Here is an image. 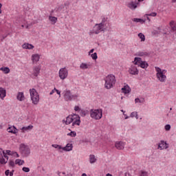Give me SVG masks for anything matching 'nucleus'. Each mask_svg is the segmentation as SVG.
<instances>
[{"instance_id": "34", "label": "nucleus", "mask_w": 176, "mask_h": 176, "mask_svg": "<svg viewBox=\"0 0 176 176\" xmlns=\"http://www.w3.org/2000/svg\"><path fill=\"white\" fill-rule=\"evenodd\" d=\"M15 164H18L19 166H23L24 164V160H16Z\"/></svg>"}, {"instance_id": "51", "label": "nucleus", "mask_w": 176, "mask_h": 176, "mask_svg": "<svg viewBox=\"0 0 176 176\" xmlns=\"http://www.w3.org/2000/svg\"><path fill=\"white\" fill-rule=\"evenodd\" d=\"M5 174L6 175H9L10 174L9 170H6Z\"/></svg>"}, {"instance_id": "35", "label": "nucleus", "mask_w": 176, "mask_h": 176, "mask_svg": "<svg viewBox=\"0 0 176 176\" xmlns=\"http://www.w3.org/2000/svg\"><path fill=\"white\" fill-rule=\"evenodd\" d=\"M64 8H65V6L61 4L56 8V12H61L64 9Z\"/></svg>"}, {"instance_id": "64", "label": "nucleus", "mask_w": 176, "mask_h": 176, "mask_svg": "<svg viewBox=\"0 0 176 176\" xmlns=\"http://www.w3.org/2000/svg\"><path fill=\"white\" fill-rule=\"evenodd\" d=\"M60 173L58 172V175L61 176V175H60Z\"/></svg>"}, {"instance_id": "50", "label": "nucleus", "mask_w": 176, "mask_h": 176, "mask_svg": "<svg viewBox=\"0 0 176 176\" xmlns=\"http://www.w3.org/2000/svg\"><path fill=\"white\" fill-rule=\"evenodd\" d=\"M94 49H91L89 52V56H90V54H91V53H94Z\"/></svg>"}, {"instance_id": "53", "label": "nucleus", "mask_w": 176, "mask_h": 176, "mask_svg": "<svg viewBox=\"0 0 176 176\" xmlns=\"http://www.w3.org/2000/svg\"><path fill=\"white\" fill-rule=\"evenodd\" d=\"M106 21H107V19H105V18H104V19H102L101 23H102V24H104V23H105Z\"/></svg>"}, {"instance_id": "6", "label": "nucleus", "mask_w": 176, "mask_h": 176, "mask_svg": "<svg viewBox=\"0 0 176 176\" xmlns=\"http://www.w3.org/2000/svg\"><path fill=\"white\" fill-rule=\"evenodd\" d=\"M91 118L95 119L96 120H100L101 118H102V110L101 109H96V110H91Z\"/></svg>"}, {"instance_id": "36", "label": "nucleus", "mask_w": 176, "mask_h": 176, "mask_svg": "<svg viewBox=\"0 0 176 176\" xmlns=\"http://www.w3.org/2000/svg\"><path fill=\"white\" fill-rule=\"evenodd\" d=\"M138 37L141 39V42H145V35L144 34L139 33Z\"/></svg>"}, {"instance_id": "39", "label": "nucleus", "mask_w": 176, "mask_h": 176, "mask_svg": "<svg viewBox=\"0 0 176 176\" xmlns=\"http://www.w3.org/2000/svg\"><path fill=\"white\" fill-rule=\"evenodd\" d=\"M91 57L93 60H97L98 58V56H97V52H94L91 55Z\"/></svg>"}, {"instance_id": "31", "label": "nucleus", "mask_w": 176, "mask_h": 176, "mask_svg": "<svg viewBox=\"0 0 176 176\" xmlns=\"http://www.w3.org/2000/svg\"><path fill=\"white\" fill-rule=\"evenodd\" d=\"M49 20L51 21V23H53V24H56L57 23V17L56 16H49Z\"/></svg>"}, {"instance_id": "3", "label": "nucleus", "mask_w": 176, "mask_h": 176, "mask_svg": "<svg viewBox=\"0 0 176 176\" xmlns=\"http://www.w3.org/2000/svg\"><path fill=\"white\" fill-rule=\"evenodd\" d=\"M30 98L34 105H37L39 102V94L36 91L35 89H30Z\"/></svg>"}, {"instance_id": "30", "label": "nucleus", "mask_w": 176, "mask_h": 176, "mask_svg": "<svg viewBox=\"0 0 176 176\" xmlns=\"http://www.w3.org/2000/svg\"><path fill=\"white\" fill-rule=\"evenodd\" d=\"M133 21H135V23H141V24H144V23H145V21H144V19L140 18H134L133 19Z\"/></svg>"}, {"instance_id": "59", "label": "nucleus", "mask_w": 176, "mask_h": 176, "mask_svg": "<svg viewBox=\"0 0 176 176\" xmlns=\"http://www.w3.org/2000/svg\"><path fill=\"white\" fill-rule=\"evenodd\" d=\"M146 19H147V20H148V21H151V19H150L148 16H147Z\"/></svg>"}, {"instance_id": "54", "label": "nucleus", "mask_w": 176, "mask_h": 176, "mask_svg": "<svg viewBox=\"0 0 176 176\" xmlns=\"http://www.w3.org/2000/svg\"><path fill=\"white\" fill-rule=\"evenodd\" d=\"M14 155H16V157H20V155H19V153H17V152H14Z\"/></svg>"}, {"instance_id": "15", "label": "nucleus", "mask_w": 176, "mask_h": 176, "mask_svg": "<svg viewBox=\"0 0 176 176\" xmlns=\"http://www.w3.org/2000/svg\"><path fill=\"white\" fill-rule=\"evenodd\" d=\"M74 148V145L71 143H68L66 144L65 147L63 148V151H65V152H71Z\"/></svg>"}, {"instance_id": "17", "label": "nucleus", "mask_w": 176, "mask_h": 176, "mask_svg": "<svg viewBox=\"0 0 176 176\" xmlns=\"http://www.w3.org/2000/svg\"><path fill=\"white\" fill-rule=\"evenodd\" d=\"M6 97V89L3 87H0V98L3 100L4 98Z\"/></svg>"}, {"instance_id": "20", "label": "nucleus", "mask_w": 176, "mask_h": 176, "mask_svg": "<svg viewBox=\"0 0 176 176\" xmlns=\"http://www.w3.org/2000/svg\"><path fill=\"white\" fill-rule=\"evenodd\" d=\"M16 98L19 101H24V100H25V97L24 96V93L19 92L17 94Z\"/></svg>"}, {"instance_id": "40", "label": "nucleus", "mask_w": 176, "mask_h": 176, "mask_svg": "<svg viewBox=\"0 0 176 176\" xmlns=\"http://www.w3.org/2000/svg\"><path fill=\"white\" fill-rule=\"evenodd\" d=\"M67 135L75 137L76 135V132L72 131L70 133H67Z\"/></svg>"}, {"instance_id": "62", "label": "nucleus", "mask_w": 176, "mask_h": 176, "mask_svg": "<svg viewBox=\"0 0 176 176\" xmlns=\"http://www.w3.org/2000/svg\"><path fill=\"white\" fill-rule=\"evenodd\" d=\"M172 2H173V3H175L176 0H172Z\"/></svg>"}, {"instance_id": "16", "label": "nucleus", "mask_w": 176, "mask_h": 176, "mask_svg": "<svg viewBox=\"0 0 176 176\" xmlns=\"http://www.w3.org/2000/svg\"><path fill=\"white\" fill-rule=\"evenodd\" d=\"M158 147L160 148L161 149H168V144L164 142V140H161L160 143L158 145Z\"/></svg>"}, {"instance_id": "48", "label": "nucleus", "mask_w": 176, "mask_h": 176, "mask_svg": "<svg viewBox=\"0 0 176 176\" xmlns=\"http://www.w3.org/2000/svg\"><path fill=\"white\" fill-rule=\"evenodd\" d=\"M55 91H56V94L59 95V97H61V91H60L58 89H56Z\"/></svg>"}, {"instance_id": "27", "label": "nucleus", "mask_w": 176, "mask_h": 176, "mask_svg": "<svg viewBox=\"0 0 176 176\" xmlns=\"http://www.w3.org/2000/svg\"><path fill=\"white\" fill-rule=\"evenodd\" d=\"M139 67H140L141 68L145 69V68H148V67H149V65L146 61L142 60V63H140V65H139Z\"/></svg>"}, {"instance_id": "42", "label": "nucleus", "mask_w": 176, "mask_h": 176, "mask_svg": "<svg viewBox=\"0 0 176 176\" xmlns=\"http://www.w3.org/2000/svg\"><path fill=\"white\" fill-rule=\"evenodd\" d=\"M146 16H151L152 17H156V16H157V13L151 12L150 14H146Z\"/></svg>"}, {"instance_id": "26", "label": "nucleus", "mask_w": 176, "mask_h": 176, "mask_svg": "<svg viewBox=\"0 0 176 176\" xmlns=\"http://www.w3.org/2000/svg\"><path fill=\"white\" fill-rule=\"evenodd\" d=\"M169 25L171 28L173 32H176V25L174 21H171L169 23Z\"/></svg>"}, {"instance_id": "11", "label": "nucleus", "mask_w": 176, "mask_h": 176, "mask_svg": "<svg viewBox=\"0 0 176 176\" xmlns=\"http://www.w3.org/2000/svg\"><path fill=\"white\" fill-rule=\"evenodd\" d=\"M129 74H131V75H138L139 74L138 69L137 68L135 65H132L131 66V67L129 69Z\"/></svg>"}, {"instance_id": "18", "label": "nucleus", "mask_w": 176, "mask_h": 176, "mask_svg": "<svg viewBox=\"0 0 176 176\" xmlns=\"http://www.w3.org/2000/svg\"><path fill=\"white\" fill-rule=\"evenodd\" d=\"M142 62V58L140 57H135L134 61H133L134 65H138V67H140Z\"/></svg>"}, {"instance_id": "37", "label": "nucleus", "mask_w": 176, "mask_h": 176, "mask_svg": "<svg viewBox=\"0 0 176 176\" xmlns=\"http://www.w3.org/2000/svg\"><path fill=\"white\" fill-rule=\"evenodd\" d=\"M130 118H135L136 119H138V113L137 111H133L131 113Z\"/></svg>"}, {"instance_id": "47", "label": "nucleus", "mask_w": 176, "mask_h": 176, "mask_svg": "<svg viewBox=\"0 0 176 176\" xmlns=\"http://www.w3.org/2000/svg\"><path fill=\"white\" fill-rule=\"evenodd\" d=\"M58 144H52V148H55V149H57L58 148Z\"/></svg>"}, {"instance_id": "55", "label": "nucleus", "mask_w": 176, "mask_h": 176, "mask_svg": "<svg viewBox=\"0 0 176 176\" xmlns=\"http://www.w3.org/2000/svg\"><path fill=\"white\" fill-rule=\"evenodd\" d=\"M13 173H14V170H12L10 173V176H13Z\"/></svg>"}, {"instance_id": "32", "label": "nucleus", "mask_w": 176, "mask_h": 176, "mask_svg": "<svg viewBox=\"0 0 176 176\" xmlns=\"http://www.w3.org/2000/svg\"><path fill=\"white\" fill-rule=\"evenodd\" d=\"M89 67H90V65H87V63H81V65H80V68L81 69H87Z\"/></svg>"}, {"instance_id": "8", "label": "nucleus", "mask_w": 176, "mask_h": 176, "mask_svg": "<svg viewBox=\"0 0 176 176\" xmlns=\"http://www.w3.org/2000/svg\"><path fill=\"white\" fill-rule=\"evenodd\" d=\"M9 160V157L6 155L5 151L0 148V163L1 164H6Z\"/></svg>"}, {"instance_id": "33", "label": "nucleus", "mask_w": 176, "mask_h": 176, "mask_svg": "<svg viewBox=\"0 0 176 176\" xmlns=\"http://www.w3.org/2000/svg\"><path fill=\"white\" fill-rule=\"evenodd\" d=\"M135 104H137L138 102H140V104H144V102H145V99L144 98L140 99V98H137L135 99Z\"/></svg>"}, {"instance_id": "38", "label": "nucleus", "mask_w": 176, "mask_h": 176, "mask_svg": "<svg viewBox=\"0 0 176 176\" xmlns=\"http://www.w3.org/2000/svg\"><path fill=\"white\" fill-rule=\"evenodd\" d=\"M137 56H139L140 57H144L145 56H148V54L146 52H138Z\"/></svg>"}, {"instance_id": "46", "label": "nucleus", "mask_w": 176, "mask_h": 176, "mask_svg": "<svg viewBox=\"0 0 176 176\" xmlns=\"http://www.w3.org/2000/svg\"><path fill=\"white\" fill-rule=\"evenodd\" d=\"M10 166H11V167H14V162H13V161H10Z\"/></svg>"}, {"instance_id": "21", "label": "nucleus", "mask_w": 176, "mask_h": 176, "mask_svg": "<svg viewBox=\"0 0 176 176\" xmlns=\"http://www.w3.org/2000/svg\"><path fill=\"white\" fill-rule=\"evenodd\" d=\"M138 5V3L132 1L128 4V8H129V9H131L132 10H135V9H137Z\"/></svg>"}, {"instance_id": "23", "label": "nucleus", "mask_w": 176, "mask_h": 176, "mask_svg": "<svg viewBox=\"0 0 176 176\" xmlns=\"http://www.w3.org/2000/svg\"><path fill=\"white\" fill-rule=\"evenodd\" d=\"M7 130L8 133H12V134H16V133H17V128L14 126H10Z\"/></svg>"}, {"instance_id": "58", "label": "nucleus", "mask_w": 176, "mask_h": 176, "mask_svg": "<svg viewBox=\"0 0 176 176\" xmlns=\"http://www.w3.org/2000/svg\"><path fill=\"white\" fill-rule=\"evenodd\" d=\"M81 176H87L86 173H82Z\"/></svg>"}, {"instance_id": "25", "label": "nucleus", "mask_w": 176, "mask_h": 176, "mask_svg": "<svg viewBox=\"0 0 176 176\" xmlns=\"http://www.w3.org/2000/svg\"><path fill=\"white\" fill-rule=\"evenodd\" d=\"M23 49H28L29 50H31L33 47L34 45H32V44H30V43H24L22 45Z\"/></svg>"}, {"instance_id": "28", "label": "nucleus", "mask_w": 176, "mask_h": 176, "mask_svg": "<svg viewBox=\"0 0 176 176\" xmlns=\"http://www.w3.org/2000/svg\"><path fill=\"white\" fill-rule=\"evenodd\" d=\"M89 162L91 164H93V163H96V162H97V159H96V156L94 155H89Z\"/></svg>"}, {"instance_id": "43", "label": "nucleus", "mask_w": 176, "mask_h": 176, "mask_svg": "<svg viewBox=\"0 0 176 176\" xmlns=\"http://www.w3.org/2000/svg\"><path fill=\"white\" fill-rule=\"evenodd\" d=\"M170 129H171V125L170 124L165 125V130L166 131H170Z\"/></svg>"}, {"instance_id": "19", "label": "nucleus", "mask_w": 176, "mask_h": 176, "mask_svg": "<svg viewBox=\"0 0 176 176\" xmlns=\"http://www.w3.org/2000/svg\"><path fill=\"white\" fill-rule=\"evenodd\" d=\"M34 129V126L32 125H29L28 126H23L21 129L22 133H25V131H30Z\"/></svg>"}, {"instance_id": "56", "label": "nucleus", "mask_w": 176, "mask_h": 176, "mask_svg": "<svg viewBox=\"0 0 176 176\" xmlns=\"http://www.w3.org/2000/svg\"><path fill=\"white\" fill-rule=\"evenodd\" d=\"M1 8H2V3H0V13H2V10H1Z\"/></svg>"}, {"instance_id": "22", "label": "nucleus", "mask_w": 176, "mask_h": 176, "mask_svg": "<svg viewBox=\"0 0 176 176\" xmlns=\"http://www.w3.org/2000/svg\"><path fill=\"white\" fill-rule=\"evenodd\" d=\"M39 58H41V56H39V54H35L32 56V60L33 63H38L39 61Z\"/></svg>"}, {"instance_id": "24", "label": "nucleus", "mask_w": 176, "mask_h": 176, "mask_svg": "<svg viewBox=\"0 0 176 176\" xmlns=\"http://www.w3.org/2000/svg\"><path fill=\"white\" fill-rule=\"evenodd\" d=\"M122 93H124V94H129L130 91H131V89H130V87L129 86H124L122 88Z\"/></svg>"}, {"instance_id": "14", "label": "nucleus", "mask_w": 176, "mask_h": 176, "mask_svg": "<svg viewBox=\"0 0 176 176\" xmlns=\"http://www.w3.org/2000/svg\"><path fill=\"white\" fill-rule=\"evenodd\" d=\"M72 120H74V114L67 116L66 120H63V122L65 123V124H71V123H72Z\"/></svg>"}, {"instance_id": "9", "label": "nucleus", "mask_w": 176, "mask_h": 176, "mask_svg": "<svg viewBox=\"0 0 176 176\" xmlns=\"http://www.w3.org/2000/svg\"><path fill=\"white\" fill-rule=\"evenodd\" d=\"M68 76V70L66 69L65 67L61 68L59 70V78L62 79V80H64V79H66Z\"/></svg>"}, {"instance_id": "5", "label": "nucleus", "mask_w": 176, "mask_h": 176, "mask_svg": "<svg viewBox=\"0 0 176 176\" xmlns=\"http://www.w3.org/2000/svg\"><path fill=\"white\" fill-rule=\"evenodd\" d=\"M19 151L23 156H24L25 157H28V155H30V153H31V150L30 149V147L24 144H21L20 145Z\"/></svg>"}, {"instance_id": "2", "label": "nucleus", "mask_w": 176, "mask_h": 176, "mask_svg": "<svg viewBox=\"0 0 176 176\" xmlns=\"http://www.w3.org/2000/svg\"><path fill=\"white\" fill-rule=\"evenodd\" d=\"M63 94L65 101L67 102L73 101V100H76V98H78V95L72 94V93H71V91L69 89H65L63 92Z\"/></svg>"}, {"instance_id": "61", "label": "nucleus", "mask_w": 176, "mask_h": 176, "mask_svg": "<svg viewBox=\"0 0 176 176\" xmlns=\"http://www.w3.org/2000/svg\"><path fill=\"white\" fill-rule=\"evenodd\" d=\"M162 72H163V74L164 75V73L165 72H167V71H166V70H162Z\"/></svg>"}, {"instance_id": "52", "label": "nucleus", "mask_w": 176, "mask_h": 176, "mask_svg": "<svg viewBox=\"0 0 176 176\" xmlns=\"http://www.w3.org/2000/svg\"><path fill=\"white\" fill-rule=\"evenodd\" d=\"M63 148H64V147H63V146H61L60 145H59V146H58L57 149H58V150L60 151V149H62V150H63Z\"/></svg>"}, {"instance_id": "10", "label": "nucleus", "mask_w": 176, "mask_h": 176, "mask_svg": "<svg viewBox=\"0 0 176 176\" xmlns=\"http://www.w3.org/2000/svg\"><path fill=\"white\" fill-rule=\"evenodd\" d=\"M72 126H80V117L78 114H74Z\"/></svg>"}, {"instance_id": "57", "label": "nucleus", "mask_w": 176, "mask_h": 176, "mask_svg": "<svg viewBox=\"0 0 176 176\" xmlns=\"http://www.w3.org/2000/svg\"><path fill=\"white\" fill-rule=\"evenodd\" d=\"M124 115L125 116V119H129V116L127 115H125L124 113Z\"/></svg>"}, {"instance_id": "1", "label": "nucleus", "mask_w": 176, "mask_h": 176, "mask_svg": "<svg viewBox=\"0 0 176 176\" xmlns=\"http://www.w3.org/2000/svg\"><path fill=\"white\" fill-rule=\"evenodd\" d=\"M116 83V78L113 76V74L108 75L105 78V85L104 87L106 89H112L113 87V85Z\"/></svg>"}, {"instance_id": "41", "label": "nucleus", "mask_w": 176, "mask_h": 176, "mask_svg": "<svg viewBox=\"0 0 176 176\" xmlns=\"http://www.w3.org/2000/svg\"><path fill=\"white\" fill-rule=\"evenodd\" d=\"M7 155H9L10 156H13L14 155V151H11L10 150H6Z\"/></svg>"}, {"instance_id": "60", "label": "nucleus", "mask_w": 176, "mask_h": 176, "mask_svg": "<svg viewBox=\"0 0 176 176\" xmlns=\"http://www.w3.org/2000/svg\"><path fill=\"white\" fill-rule=\"evenodd\" d=\"M106 176H112V175H111V174H109V173H107V174L106 175Z\"/></svg>"}, {"instance_id": "63", "label": "nucleus", "mask_w": 176, "mask_h": 176, "mask_svg": "<svg viewBox=\"0 0 176 176\" xmlns=\"http://www.w3.org/2000/svg\"><path fill=\"white\" fill-rule=\"evenodd\" d=\"M5 38H6V37H3V38H1V41H3V39H5Z\"/></svg>"}, {"instance_id": "4", "label": "nucleus", "mask_w": 176, "mask_h": 176, "mask_svg": "<svg viewBox=\"0 0 176 176\" xmlns=\"http://www.w3.org/2000/svg\"><path fill=\"white\" fill-rule=\"evenodd\" d=\"M105 26L104 25V23H96L92 31L90 32V34H98L101 32H104L105 31Z\"/></svg>"}, {"instance_id": "49", "label": "nucleus", "mask_w": 176, "mask_h": 176, "mask_svg": "<svg viewBox=\"0 0 176 176\" xmlns=\"http://www.w3.org/2000/svg\"><path fill=\"white\" fill-rule=\"evenodd\" d=\"M56 89L54 88V89L52 90V91L50 93V96H52L55 91H56Z\"/></svg>"}, {"instance_id": "13", "label": "nucleus", "mask_w": 176, "mask_h": 176, "mask_svg": "<svg viewBox=\"0 0 176 176\" xmlns=\"http://www.w3.org/2000/svg\"><path fill=\"white\" fill-rule=\"evenodd\" d=\"M124 145H125V143L122 141L116 142L115 143V146L118 150L124 149Z\"/></svg>"}, {"instance_id": "12", "label": "nucleus", "mask_w": 176, "mask_h": 176, "mask_svg": "<svg viewBox=\"0 0 176 176\" xmlns=\"http://www.w3.org/2000/svg\"><path fill=\"white\" fill-rule=\"evenodd\" d=\"M41 74V66H35L33 67V73L32 75L35 78Z\"/></svg>"}, {"instance_id": "44", "label": "nucleus", "mask_w": 176, "mask_h": 176, "mask_svg": "<svg viewBox=\"0 0 176 176\" xmlns=\"http://www.w3.org/2000/svg\"><path fill=\"white\" fill-rule=\"evenodd\" d=\"M22 170L24 172V173H30V168L28 167H23L22 168Z\"/></svg>"}, {"instance_id": "7", "label": "nucleus", "mask_w": 176, "mask_h": 176, "mask_svg": "<svg viewBox=\"0 0 176 176\" xmlns=\"http://www.w3.org/2000/svg\"><path fill=\"white\" fill-rule=\"evenodd\" d=\"M155 71L157 72V78L160 82H166V79H167V76L163 74L162 72V69L160 67H155Z\"/></svg>"}, {"instance_id": "45", "label": "nucleus", "mask_w": 176, "mask_h": 176, "mask_svg": "<svg viewBox=\"0 0 176 176\" xmlns=\"http://www.w3.org/2000/svg\"><path fill=\"white\" fill-rule=\"evenodd\" d=\"M74 111H80V107H79V106H75Z\"/></svg>"}, {"instance_id": "29", "label": "nucleus", "mask_w": 176, "mask_h": 176, "mask_svg": "<svg viewBox=\"0 0 176 176\" xmlns=\"http://www.w3.org/2000/svg\"><path fill=\"white\" fill-rule=\"evenodd\" d=\"M0 71H3V72L6 74L10 72V69H9V67H5L0 68Z\"/></svg>"}]
</instances>
